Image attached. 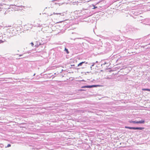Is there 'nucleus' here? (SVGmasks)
Segmentation results:
<instances>
[{
    "label": "nucleus",
    "mask_w": 150,
    "mask_h": 150,
    "mask_svg": "<svg viewBox=\"0 0 150 150\" xmlns=\"http://www.w3.org/2000/svg\"><path fill=\"white\" fill-rule=\"evenodd\" d=\"M84 63H85V64H87L88 63L87 62H81L78 64L77 66L78 67L81 66L82 65V64H84Z\"/></svg>",
    "instance_id": "obj_1"
},
{
    "label": "nucleus",
    "mask_w": 150,
    "mask_h": 150,
    "mask_svg": "<svg viewBox=\"0 0 150 150\" xmlns=\"http://www.w3.org/2000/svg\"><path fill=\"white\" fill-rule=\"evenodd\" d=\"M145 122V121L144 120H142L140 121H137V124H144Z\"/></svg>",
    "instance_id": "obj_2"
},
{
    "label": "nucleus",
    "mask_w": 150,
    "mask_h": 150,
    "mask_svg": "<svg viewBox=\"0 0 150 150\" xmlns=\"http://www.w3.org/2000/svg\"><path fill=\"white\" fill-rule=\"evenodd\" d=\"M144 128V127H134V130L139 129V130H143Z\"/></svg>",
    "instance_id": "obj_3"
},
{
    "label": "nucleus",
    "mask_w": 150,
    "mask_h": 150,
    "mask_svg": "<svg viewBox=\"0 0 150 150\" xmlns=\"http://www.w3.org/2000/svg\"><path fill=\"white\" fill-rule=\"evenodd\" d=\"M125 128H127V129H132L134 130V127H127V126H125Z\"/></svg>",
    "instance_id": "obj_4"
},
{
    "label": "nucleus",
    "mask_w": 150,
    "mask_h": 150,
    "mask_svg": "<svg viewBox=\"0 0 150 150\" xmlns=\"http://www.w3.org/2000/svg\"><path fill=\"white\" fill-rule=\"evenodd\" d=\"M54 13V14H57V15H60V16H64V13Z\"/></svg>",
    "instance_id": "obj_5"
},
{
    "label": "nucleus",
    "mask_w": 150,
    "mask_h": 150,
    "mask_svg": "<svg viewBox=\"0 0 150 150\" xmlns=\"http://www.w3.org/2000/svg\"><path fill=\"white\" fill-rule=\"evenodd\" d=\"M129 123H133L134 124H136V123L137 124V121L130 120V121H129Z\"/></svg>",
    "instance_id": "obj_6"
},
{
    "label": "nucleus",
    "mask_w": 150,
    "mask_h": 150,
    "mask_svg": "<svg viewBox=\"0 0 150 150\" xmlns=\"http://www.w3.org/2000/svg\"><path fill=\"white\" fill-rule=\"evenodd\" d=\"M129 30L130 31H131L132 30V31H134V30H135V29L134 28H130L129 29Z\"/></svg>",
    "instance_id": "obj_7"
},
{
    "label": "nucleus",
    "mask_w": 150,
    "mask_h": 150,
    "mask_svg": "<svg viewBox=\"0 0 150 150\" xmlns=\"http://www.w3.org/2000/svg\"><path fill=\"white\" fill-rule=\"evenodd\" d=\"M142 90L144 91H150V89L148 88H144L142 89Z\"/></svg>",
    "instance_id": "obj_8"
},
{
    "label": "nucleus",
    "mask_w": 150,
    "mask_h": 150,
    "mask_svg": "<svg viewBox=\"0 0 150 150\" xmlns=\"http://www.w3.org/2000/svg\"><path fill=\"white\" fill-rule=\"evenodd\" d=\"M86 88H92V86H86Z\"/></svg>",
    "instance_id": "obj_9"
},
{
    "label": "nucleus",
    "mask_w": 150,
    "mask_h": 150,
    "mask_svg": "<svg viewBox=\"0 0 150 150\" xmlns=\"http://www.w3.org/2000/svg\"><path fill=\"white\" fill-rule=\"evenodd\" d=\"M65 51H66V52L67 54H68L69 53V52L68 51V50L67 49L65 48Z\"/></svg>",
    "instance_id": "obj_10"
},
{
    "label": "nucleus",
    "mask_w": 150,
    "mask_h": 150,
    "mask_svg": "<svg viewBox=\"0 0 150 150\" xmlns=\"http://www.w3.org/2000/svg\"><path fill=\"white\" fill-rule=\"evenodd\" d=\"M92 86V88L94 87H96L97 86H99L98 85H91Z\"/></svg>",
    "instance_id": "obj_11"
},
{
    "label": "nucleus",
    "mask_w": 150,
    "mask_h": 150,
    "mask_svg": "<svg viewBox=\"0 0 150 150\" xmlns=\"http://www.w3.org/2000/svg\"><path fill=\"white\" fill-rule=\"evenodd\" d=\"M11 146V145L10 144H8L7 146V147H10Z\"/></svg>",
    "instance_id": "obj_12"
},
{
    "label": "nucleus",
    "mask_w": 150,
    "mask_h": 150,
    "mask_svg": "<svg viewBox=\"0 0 150 150\" xmlns=\"http://www.w3.org/2000/svg\"><path fill=\"white\" fill-rule=\"evenodd\" d=\"M82 88H86V86H82L81 87Z\"/></svg>",
    "instance_id": "obj_13"
},
{
    "label": "nucleus",
    "mask_w": 150,
    "mask_h": 150,
    "mask_svg": "<svg viewBox=\"0 0 150 150\" xmlns=\"http://www.w3.org/2000/svg\"><path fill=\"white\" fill-rule=\"evenodd\" d=\"M94 63H93V64L91 65V69L92 67L93 66H94Z\"/></svg>",
    "instance_id": "obj_14"
},
{
    "label": "nucleus",
    "mask_w": 150,
    "mask_h": 150,
    "mask_svg": "<svg viewBox=\"0 0 150 150\" xmlns=\"http://www.w3.org/2000/svg\"><path fill=\"white\" fill-rule=\"evenodd\" d=\"M31 44L32 46H33L34 45V44L33 42L31 43Z\"/></svg>",
    "instance_id": "obj_15"
},
{
    "label": "nucleus",
    "mask_w": 150,
    "mask_h": 150,
    "mask_svg": "<svg viewBox=\"0 0 150 150\" xmlns=\"http://www.w3.org/2000/svg\"><path fill=\"white\" fill-rule=\"evenodd\" d=\"M79 90L81 91H85V90H83V89H80V90Z\"/></svg>",
    "instance_id": "obj_16"
},
{
    "label": "nucleus",
    "mask_w": 150,
    "mask_h": 150,
    "mask_svg": "<svg viewBox=\"0 0 150 150\" xmlns=\"http://www.w3.org/2000/svg\"><path fill=\"white\" fill-rule=\"evenodd\" d=\"M93 6H94V8H94V9L95 8H97V7H95V6H94V5H93Z\"/></svg>",
    "instance_id": "obj_17"
},
{
    "label": "nucleus",
    "mask_w": 150,
    "mask_h": 150,
    "mask_svg": "<svg viewBox=\"0 0 150 150\" xmlns=\"http://www.w3.org/2000/svg\"><path fill=\"white\" fill-rule=\"evenodd\" d=\"M149 80L150 81V77L149 78Z\"/></svg>",
    "instance_id": "obj_18"
},
{
    "label": "nucleus",
    "mask_w": 150,
    "mask_h": 150,
    "mask_svg": "<svg viewBox=\"0 0 150 150\" xmlns=\"http://www.w3.org/2000/svg\"><path fill=\"white\" fill-rule=\"evenodd\" d=\"M47 78L48 77H50V76H47Z\"/></svg>",
    "instance_id": "obj_19"
},
{
    "label": "nucleus",
    "mask_w": 150,
    "mask_h": 150,
    "mask_svg": "<svg viewBox=\"0 0 150 150\" xmlns=\"http://www.w3.org/2000/svg\"><path fill=\"white\" fill-rule=\"evenodd\" d=\"M49 29H50V28H49Z\"/></svg>",
    "instance_id": "obj_20"
},
{
    "label": "nucleus",
    "mask_w": 150,
    "mask_h": 150,
    "mask_svg": "<svg viewBox=\"0 0 150 150\" xmlns=\"http://www.w3.org/2000/svg\"><path fill=\"white\" fill-rule=\"evenodd\" d=\"M148 45H150V43H149Z\"/></svg>",
    "instance_id": "obj_21"
},
{
    "label": "nucleus",
    "mask_w": 150,
    "mask_h": 150,
    "mask_svg": "<svg viewBox=\"0 0 150 150\" xmlns=\"http://www.w3.org/2000/svg\"><path fill=\"white\" fill-rule=\"evenodd\" d=\"M96 63H97V62H97V61H96Z\"/></svg>",
    "instance_id": "obj_22"
}]
</instances>
